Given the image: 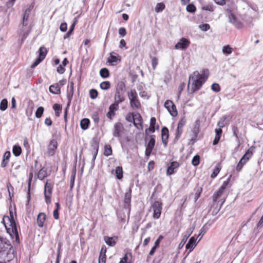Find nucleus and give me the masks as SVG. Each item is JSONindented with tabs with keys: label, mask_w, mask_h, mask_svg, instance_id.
<instances>
[{
	"label": "nucleus",
	"mask_w": 263,
	"mask_h": 263,
	"mask_svg": "<svg viewBox=\"0 0 263 263\" xmlns=\"http://www.w3.org/2000/svg\"><path fill=\"white\" fill-rule=\"evenodd\" d=\"M209 76V70L203 69L200 72L195 71L189 76L187 91L193 94L200 90L207 81Z\"/></svg>",
	"instance_id": "f257e3e1"
},
{
	"label": "nucleus",
	"mask_w": 263,
	"mask_h": 263,
	"mask_svg": "<svg viewBox=\"0 0 263 263\" xmlns=\"http://www.w3.org/2000/svg\"><path fill=\"white\" fill-rule=\"evenodd\" d=\"M14 256V250L10 240L6 238L0 237L1 263L9 262Z\"/></svg>",
	"instance_id": "f03ea898"
},
{
	"label": "nucleus",
	"mask_w": 263,
	"mask_h": 263,
	"mask_svg": "<svg viewBox=\"0 0 263 263\" xmlns=\"http://www.w3.org/2000/svg\"><path fill=\"white\" fill-rule=\"evenodd\" d=\"M2 222L5 226L7 232L10 235L11 238L15 239L16 243L20 242L16 223L15 221L14 215L11 210H9V215L4 216Z\"/></svg>",
	"instance_id": "7ed1b4c3"
},
{
	"label": "nucleus",
	"mask_w": 263,
	"mask_h": 263,
	"mask_svg": "<svg viewBox=\"0 0 263 263\" xmlns=\"http://www.w3.org/2000/svg\"><path fill=\"white\" fill-rule=\"evenodd\" d=\"M125 85L122 82H119L116 87L115 93L114 96L115 102L114 103L119 104L122 103L125 101Z\"/></svg>",
	"instance_id": "20e7f679"
},
{
	"label": "nucleus",
	"mask_w": 263,
	"mask_h": 263,
	"mask_svg": "<svg viewBox=\"0 0 263 263\" xmlns=\"http://www.w3.org/2000/svg\"><path fill=\"white\" fill-rule=\"evenodd\" d=\"M130 107L133 109H141L142 106L138 98V94L135 89H130L128 92Z\"/></svg>",
	"instance_id": "39448f33"
},
{
	"label": "nucleus",
	"mask_w": 263,
	"mask_h": 263,
	"mask_svg": "<svg viewBox=\"0 0 263 263\" xmlns=\"http://www.w3.org/2000/svg\"><path fill=\"white\" fill-rule=\"evenodd\" d=\"M53 183L51 179H47L44 185V194L47 204L51 203V199L53 192Z\"/></svg>",
	"instance_id": "423d86ee"
},
{
	"label": "nucleus",
	"mask_w": 263,
	"mask_h": 263,
	"mask_svg": "<svg viewBox=\"0 0 263 263\" xmlns=\"http://www.w3.org/2000/svg\"><path fill=\"white\" fill-rule=\"evenodd\" d=\"M232 177V175H230L227 179L223 182L222 185L217 192L214 194L213 195V201L216 202L221 196L226 189L229 185Z\"/></svg>",
	"instance_id": "0eeeda50"
},
{
	"label": "nucleus",
	"mask_w": 263,
	"mask_h": 263,
	"mask_svg": "<svg viewBox=\"0 0 263 263\" xmlns=\"http://www.w3.org/2000/svg\"><path fill=\"white\" fill-rule=\"evenodd\" d=\"M257 14L256 12L251 8H248L245 13L241 14V20L248 24H251Z\"/></svg>",
	"instance_id": "6e6552de"
},
{
	"label": "nucleus",
	"mask_w": 263,
	"mask_h": 263,
	"mask_svg": "<svg viewBox=\"0 0 263 263\" xmlns=\"http://www.w3.org/2000/svg\"><path fill=\"white\" fill-rule=\"evenodd\" d=\"M151 208L153 211V218L158 219L160 217L162 209V203L159 201H155L152 205Z\"/></svg>",
	"instance_id": "1a4fd4ad"
},
{
	"label": "nucleus",
	"mask_w": 263,
	"mask_h": 263,
	"mask_svg": "<svg viewBox=\"0 0 263 263\" xmlns=\"http://www.w3.org/2000/svg\"><path fill=\"white\" fill-rule=\"evenodd\" d=\"M124 132L125 128L122 123L118 122L114 124L112 129V135L114 137L120 139L121 138Z\"/></svg>",
	"instance_id": "9d476101"
},
{
	"label": "nucleus",
	"mask_w": 263,
	"mask_h": 263,
	"mask_svg": "<svg viewBox=\"0 0 263 263\" xmlns=\"http://www.w3.org/2000/svg\"><path fill=\"white\" fill-rule=\"evenodd\" d=\"M164 106L172 117H175L178 115L176 106L172 100H167Z\"/></svg>",
	"instance_id": "9b49d317"
},
{
	"label": "nucleus",
	"mask_w": 263,
	"mask_h": 263,
	"mask_svg": "<svg viewBox=\"0 0 263 263\" xmlns=\"http://www.w3.org/2000/svg\"><path fill=\"white\" fill-rule=\"evenodd\" d=\"M47 53L46 48L43 46L39 49V57L36 59L35 61L32 64L31 67L34 68L39 64L46 57Z\"/></svg>",
	"instance_id": "f8f14e48"
},
{
	"label": "nucleus",
	"mask_w": 263,
	"mask_h": 263,
	"mask_svg": "<svg viewBox=\"0 0 263 263\" xmlns=\"http://www.w3.org/2000/svg\"><path fill=\"white\" fill-rule=\"evenodd\" d=\"M191 44L190 40L186 38L182 37L180 39L179 42L175 45V48L177 50H185Z\"/></svg>",
	"instance_id": "ddd939ff"
},
{
	"label": "nucleus",
	"mask_w": 263,
	"mask_h": 263,
	"mask_svg": "<svg viewBox=\"0 0 263 263\" xmlns=\"http://www.w3.org/2000/svg\"><path fill=\"white\" fill-rule=\"evenodd\" d=\"M155 145V136H150V139L146 145L145 149V156L148 158L151 154L152 151Z\"/></svg>",
	"instance_id": "4468645a"
},
{
	"label": "nucleus",
	"mask_w": 263,
	"mask_h": 263,
	"mask_svg": "<svg viewBox=\"0 0 263 263\" xmlns=\"http://www.w3.org/2000/svg\"><path fill=\"white\" fill-rule=\"evenodd\" d=\"M120 56L114 52H111L110 53V56L108 57L107 60V62L110 65L112 66L116 65L118 63L120 62Z\"/></svg>",
	"instance_id": "2eb2a0df"
},
{
	"label": "nucleus",
	"mask_w": 263,
	"mask_h": 263,
	"mask_svg": "<svg viewBox=\"0 0 263 263\" xmlns=\"http://www.w3.org/2000/svg\"><path fill=\"white\" fill-rule=\"evenodd\" d=\"M58 147V142L56 140L52 139L48 146L47 154L49 156L54 155L55 151Z\"/></svg>",
	"instance_id": "dca6fc26"
},
{
	"label": "nucleus",
	"mask_w": 263,
	"mask_h": 263,
	"mask_svg": "<svg viewBox=\"0 0 263 263\" xmlns=\"http://www.w3.org/2000/svg\"><path fill=\"white\" fill-rule=\"evenodd\" d=\"M143 119L140 113L137 112L136 114L133 124L134 126L139 130H142L143 128Z\"/></svg>",
	"instance_id": "f3484780"
},
{
	"label": "nucleus",
	"mask_w": 263,
	"mask_h": 263,
	"mask_svg": "<svg viewBox=\"0 0 263 263\" xmlns=\"http://www.w3.org/2000/svg\"><path fill=\"white\" fill-rule=\"evenodd\" d=\"M118 109L119 105L114 103L111 104L109 107V111L106 114V117L111 120L116 115L115 111Z\"/></svg>",
	"instance_id": "a211bd4d"
},
{
	"label": "nucleus",
	"mask_w": 263,
	"mask_h": 263,
	"mask_svg": "<svg viewBox=\"0 0 263 263\" xmlns=\"http://www.w3.org/2000/svg\"><path fill=\"white\" fill-rule=\"evenodd\" d=\"M33 6L32 5H30L29 6V7L27 8H26L25 10V11L24 12V14H23V23H22L23 26L24 27H26L28 25V18L29 17L30 12H31L32 9L33 8Z\"/></svg>",
	"instance_id": "6ab92c4d"
},
{
	"label": "nucleus",
	"mask_w": 263,
	"mask_h": 263,
	"mask_svg": "<svg viewBox=\"0 0 263 263\" xmlns=\"http://www.w3.org/2000/svg\"><path fill=\"white\" fill-rule=\"evenodd\" d=\"M106 252V247L105 245H103L99 253L98 263H106L107 259Z\"/></svg>",
	"instance_id": "aec40b11"
},
{
	"label": "nucleus",
	"mask_w": 263,
	"mask_h": 263,
	"mask_svg": "<svg viewBox=\"0 0 263 263\" xmlns=\"http://www.w3.org/2000/svg\"><path fill=\"white\" fill-rule=\"evenodd\" d=\"M104 240L108 246L114 247L118 240V237L117 236L112 237L105 236L104 237Z\"/></svg>",
	"instance_id": "412c9836"
},
{
	"label": "nucleus",
	"mask_w": 263,
	"mask_h": 263,
	"mask_svg": "<svg viewBox=\"0 0 263 263\" xmlns=\"http://www.w3.org/2000/svg\"><path fill=\"white\" fill-rule=\"evenodd\" d=\"M156 118L155 117H152L150 120L149 127L145 130L146 134H148L149 133H153L155 132L156 129H158L159 128V125H157L156 127Z\"/></svg>",
	"instance_id": "4be33fe9"
},
{
	"label": "nucleus",
	"mask_w": 263,
	"mask_h": 263,
	"mask_svg": "<svg viewBox=\"0 0 263 263\" xmlns=\"http://www.w3.org/2000/svg\"><path fill=\"white\" fill-rule=\"evenodd\" d=\"M180 166L179 163L177 161H173L171 163L170 165L167 167L166 170V174L168 176H171L176 172L177 169Z\"/></svg>",
	"instance_id": "5701e85b"
},
{
	"label": "nucleus",
	"mask_w": 263,
	"mask_h": 263,
	"mask_svg": "<svg viewBox=\"0 0 263 263\" xmlns=\"http://www.w3.org/2000/svg\"><path fill=\"white\" fill-rule=\"evenodd\" d=\"M49 175L50 173L48 172L47 168L43 166L37 172V178L41 180H43Z\"/></svg>",
	"instance_id": "b1692460"
},
{
	"label": "nucleus",
	"mask_w": 263,
	"mask_h": 263,
	"mask_svg": "<svg viewBox=\"0 0 263 263\" xmlns=\"http://www.w3.org/2000/svg\"><path fill=\"white\" fill-rule=\"evenodd\" d=\"M46 220V215L45 213H40L36 219V223L39 227L43 228L44 226V223Z\"/></svg>",
	"instance_id": "393cba45"
},
{
	"label": "nucleus",
	"mask_w": 263,
	"mask_h": 263,
	"mask_svg": "<svg viewBox=\"0 0 263 263\" xmlns=\"http://www.w3.org/2000/svg\"><path fill=\"white\" fill-rule=\"evenodd\" d=\"M168 129L166 127H162L161 129V139L165 146H166L169 137Z\"/></svg>",
	"instance_id": "a878e982"
},
{
	"label": "nucleus",
	"mask_w": 263,
	"mask_h": 263,
	"mask_svg": "<svg viewBox=\"0 0 263 263\" xmlns=\"http://www.w3.org/2000/svg\"><path fill=\"white\" fill-rule=\"evenodd\" d=\"M253 154V150L251 148H249L245 153V155L240 160V161L245 163V164L249 161Z\"/></svg>",
	"instance_id": "bb28decb"
},
{
	"label": "nucleus",
	"mask_w": 263,
	"mask_h": 263,
	"mask_svg": "<svg viewBox=\"0 0 263 263\" xmlns=\"http://www.w3.org/2000/svg\"><path fill=\"white\" fill-rule=\"evenodd\" d=\"M229 17L230 21L233 23L236 27L238 28H241L243 27V24L237 20L235 15L233 13L230 12Z\"/></svg>",
	"instance_id": "cd10ccee"
},
{
	"label": "nucleus",
	"mask_w": 263,
	"mask_h": 263,
	"mask_svg": "<svg viewBox=\"0 0 263 263\" xmlns=\"http://www.w3.org/2000/svg\"><path fill=\"white\" fill-rule=\"evenodd\" d=\"M224 202V200H223L221 203L219 204L218 202L213 201V204L211 206V210H212V215H215L218 213V212L220 210L221 206L223 202Z\"/></svg>",
	"instance_id": "c85d7f7f"
},
{
	"label": "nucleus",
	"mask_w": 263,
	"mask_h": 263,
	"mask_svg": "<svg viewBox=\"0 0 263 263\" xmlns=\"http://www.w3.org/2000/svg\"><path fill=\"white\" fill-rule=\"evenodd\" d=\"M216 133L214 139L213 141V144L214 145H216L219 142L222 133V130L221 128H216L215 129Z\"/></svg>",
	"instance_id": "c756f323"
},
{
	"label": "nucleus",
	"mask_w": 263,
	"mask_h": 263,
	"mask_svg": "<svg viewBox=\"0 0 263 263\" xmlns=\"http://www.w3.org/2000/svg\"><path fill=\"white\" fill-rule=\"evenodd\" d=\"M196 245V239L194 237H191L186 245L185 248L187 249H190V251L191 252L194 249Z\"/></svg>",
	"instance_id": "7c9ffc66"
},
{
	"label": "nucleus",
	"mask_w": 263,
	"mask_h": 263,
	"mask_svg": "<svg viewBox=\"0 0 263 263\" xmlns=\"http://www.w3.org/2000/svg\"><path fill=\"white\" fill-rule=\"evenodd\" d=\"M132 254L130 252L126 253L124 256L121 258L119 263H132Z\"/></svg>",
	"instance_id": "2f4dec72"
},
{
	"label": "nucleus",
	"mask_w": 263,
	"mask_h": 263,
	"mask_svg": "<svg viewBox=\"0 0 263 263\" xmlns=\"http://www.w3.org/2000/svg\"><path fill=\"white\" fill-rule=\"evenodd\" d=\"M49 91L53 94H60L61 93V88L59 84H54L50 86L49 88Z\"/></svg>",
	"instance_id": "473e14b6"
},
{
	"label": "nucleus",
	"mask_w": 263,
	"mask_h": 263,
	"mask_svg": "<svg viewBox=\"0 0 263 263\" xmlns=\"http://www.w3.org/2000/svg\"><path fill=\"white\" fill-rule=\"evenodd\" d=\"M132 198V189L129 188L125 194L124 203L127 205H130Z\"/></svg>",
	"instance_id": "72a5a7b5"
},
{
	"label": "nucleus",
	"mask_w": 263,
	"mask_h": 263,
	"mask_svg": "<svg viewBox=\"0 0 263 263\" xmlns=\"http://www.w3.org/2000/svg\"><path fill=\"white\" fill-rule=\"evenodd\" d=\"M221 170V165L220 163H218L216 165L215 168L213 170V173L211 175V177L212 178H215L217 175L219 173L220 171Z\"/></svg>",
	"instance_id": "f704fd0d"
},
{
	"label": "nucleus",
	"mask_w": 263,
	"mask_h": 263,
	"mask_svg": "<svg viewBox=\"0 0 263 263\" xmlns=\"http://www.w3.org/2000/svg\"><path fill=\"white\" fill-rule=\"evenodd\" d=\"M89 124V120L87 118H84L81 121L80 126L82 129L86 130L88 128Z\"/></svg>",
	"instance_id": "c9c22d12"
},
{
	"label": "nucleus",
	"mask_w": 263,
	"mask_h": 263,
	"mask_svg": "<svg viewBox=\"0 0 263 263\" xmlns=\"http://www.w3.org/2000/svg\"><path fill=\"white\" fill-rule=\"evenodd\" d=\"M92 154L93 155V160L94 161L97 157L99 150V143L98 142H95L92 145Z\"/></svg>",
	"instance_id": "e433bc0d"
},
{
	"label": "nucleus",
	"mask_w": 263,
	"mask_h": 263,
	"mask_svg": "<svg viewBox=\"0 0 263 263\" xmlns=\"http://www.w3.org/2000/svg\"><path fill=\"white\" fill-rule=\"evenodd\" d=\"M123 168L121 166L116 167L115 170V174L118 179H121L123 178Z\"/></svg>",
	"instance_id": "4c0bfd02"
},
{
	"label": "nucleus",
	"mask_w": 263,
	"mask_h": 263,
	"mask_svg": "<svg viewBox=\"0 0 263 263\" xmlns=\"http://www.w3.org/2000/svg\"><path fill=\"white\" fill-rule=\"evenodd\" d=\"M112 148L110 145L109 144H106L104 146V155L108 157L112 155Z\"/></svg>",
	"instance_id": "58836bf2"
},
{
	"label": "nucleus",
	"mask_w": 263,
	"mask_h": 263,
	"mask_svg": "<svg viewBox=\"0 0 263 263\" xmlns=\"http://www.w3.org/2000/svg\"><path fill=\"white\" fill-rule=\"evenodd\" d=\"M12 153L16 157L19 156L22 153V148L18 145H15L12 148Z\"/></svg>",
	"instance_id": "ea45409f"
},
{
	"label": "nucleus",
	"mask_w": 263,
	"mask_h": 263,
	"mask_svg": "<svg viewBox=\"0 0 263 263\" xmlns=\"http://www.w3.org/2000/svg\"><path fill=\"white\" fill-rule=\"evenodd\" d=\"M100 74L103 78H107L109 77V71L106 68H103L100 70Z\"/></svg>",
	"instance_id": "a19ab883"
},
{
	"label": "nucleus",
	"mask_w": 263,
	"mask_h": 263,
	"mask_svg": "<svg viewBox=\"0 0 263 263\" xmlns=\"http://www.w3.org/2000/svg\"><path fill=\"white\" fill-rule=\"evenodd\" d=\"M111 84L109 81H103L100 84V88L103 90H108L110 88Z\"/></svg>",
	"instance_id": "79ce46f5"
},
{
	"label": "nucleus",
	"mask_w": 263,
	"mask_h": 263,
	"mask_svg": "<svg viewBox=\"0 0 263 263\" xmlns=\"http://www.w3.org/2000/svg\"><path fill=\"white\" fill-rule=\"evenodd\" d=\"M53 109L55 111L56 116H60V112L62 110V106L59 104L55 103L53 105Z\"/></svg>",
	"instance_id": "37998d69"
},
{
	"label": "nucleus",
	"mask_w": 263,
	"mask_h": 263,
	"mask_svg": "<svg viewBox=\"0 0 263 263\" xmlns=\"http://www.w3.org/2000/svg\"><path fill=\"white\" fill-rule=\"evenodd\" d=\"M136 114L128 112L125 117V120L128 122L133 123Z\"/></svg>",
	"instance_id": "c03bdc74"
},
{
	"label": "nucleus",
	"mask_w": 263,
	"mask_h": 263,
	"mask_svg": "<svg viewBox=\"0 0 263 263\" xmlns=\"http://www.w3.org/2000/svg\"><path fill=\"white\" fill-rule=\"evenodd\" d=\"M44 111V108L43 107L40 106L38 107L35 113V117L37 118H40L42 116Z\"/></svg>",
	"instance_id": "a18cd8bd"
},
{
	"label": "nucleus",
	"mask_w": 263,
	"mask_h": 263,
	"mask_svg": "<svg viewBox=\"0 0 263 263\" xmlns=\"http://www.w3.org/2000/svg\"><path fill=\"white\" fill-rule=\"evenodd\" d=\"M8 107V101L6 99H3L0 103V109L2 111L5 110Z\"/></svg>",
	"instance_id": "49530a36"
},
{
	"label": "nucleus",
	"mask_w": 263,
	"mask_h": 263,
	"mask_svg": "<svg viewBox=\"0 0 263 263\" xmlns=\"http://www.w3.org/2000/svg\"><path fill=\"white\" fill-rule=\"evenodd\" d=\"M33 174L32 172H30L29 174L28 181V194H30L31 184L32 181Z\"/></svg>",
	"instance_id": "de8ad7c7"
},
{
	"label": "nucleus",
	"mask_w": 263,
	"mask_h": 263,
	"mask_svg": "<svg viewBox=\"0 0 263 263\" xmlns=\"http://www.w3.org/2000/svg\"><path fill=\"white\" fill-rule=\"evenodd\" d=\"M200 157L198 155L195 156L192 160V165L195 166L198 165L200 163Z\"/></svg>",
	"instance_id": "09e8293b"
},
{
	"label": "nucleus",
	"mask_w": 263,
	"mask_h": 263,
	"mask_svg": "<svg viewBox=\"0 0 263 263\" xmlns=\"http://www.w3.org/2000/svg\"><path fill=\"white\" fill-rule=\"evenodd\" d=\"M7 189L10 199L11 200L14 195V187L10 183H9L7 184Z\"/></svg>",
	"instance_id": "8fccbe9b"
},
{
	"label": "nucleus",
	"mask_w": 263,
	"mask_h": 263,
	"mask_svg": "<svg viewBox=\"0 0 263 263\" xmlns=\"http://www.w3.org/2000/svg\"><path fill=\"white\" fill-rule=\"evenodd\" d=\"M222 52L226 54H230L232 52V48L229 46L227 45L223 47Z\"/></svg>",
	"instance_id": "3c124183"
},
{
	"label": "nucleus",
	"mask_w": 263,
	"mask_h": 263,
	"mask_svg": "<svg viewBox=\"0 0 263 263\" xmlns=\"http://www.w3.org/2000/svg\"><path fill=\"white\" fill-rule=\"evenodd\" d=\"M165 8V5L163 3H158L155 7V11L159 12L163 11Z\"/></svg>",
	"instance_id": "603ef678"
},
{
	"label": "nucleus",
	"mask_w": 263,
	"mask_h": 263,
	"mask_svg": "<svg viewBox=\"0 0 263 263\" xmlns=\"http://www.w3.org/2000/svg\"><path fill=\"white\" fill-rule=\"evenodd\" d=\"M98 92L97 90L94 89H91L89 91L90 97L92 99H96L98 96Z\"/></svg>",
	"instance_id": "864d4df0"
},
{
	"label": "nucleus",
	"mask_w": 263,
	"mask_h": 263,
	"mask_svg": "<svg viewBox=\"0 0 263 263\" xmlns=\"http://www.w3.org/2000/svg\"><path fill=\"white\" fill-rule=\"evenodd\" d=\"M232 129L233 133V135L234 136L237 138L238 139L239 138V129L237 126L236 125H233L232 127Z\"/></svg>",
	"instance_id": "5fc2aeb1"
},
{
	"label": "nucleus",
	"mask_w": 263,
	"mask_h": 263,
	"mask_svg": "<svg viewBox=\"0 0 263 263\" xmlns=\"http://www.w3.org/2000/svg\"><path fill=\"white\" fill-rule=\"evenodd\" d=\"M182 133H183V128H179L177 126L176 136H175V139L177 140L179 139L180 138Z\"/></svg>",
	"instance_id": "6e6d98bb"
},
{
	"label": "nucleus",
	"mask_w": 263,
	"mask_h": 263,
	"mask_svg": "<svg viewBox=\"0 0 263 263\" xmlns=\"http://www.w3.org/2000/svg\"><path fill=\"white\" fill-rule=\"evenodd\" d=\"M186 9V11L190 13H193L196 11V7L193 4H189Z\"/></svg>",
	"instance_id": "4d7b16f0"
},
{
	"label": "nucleus",
	"mask_w": 263,
	"mask_h": 263,
	"mask_svg": "<svg viewBox=\"0 0 263 263\" xmlns=\"http://www.w3.org/2000/svg\"><path fill=\"white\" fill-rule=\"evenodd\" d=\"M185 123H186V119H185V117H183L180 120L177 126L179 128H183V127L184 126V125L185 124Z\"/></svg>",
	"instance_id": "13d9d810"
},
{
	"label": "nucleus",
	"mask_w": 263,
	"mask_h": 263,
	"mask_svg": "<svg viewBox=\"0 0 263 263\" xmlns=\"http://www.w3.org/2000/svg\"><path fill=\"white\" fill-rule=\"evenodd\" d=\"M211 89L216 92H218L220 90V87L217 83H214L212 85Z\"/></svg>",
	"instance_id": "bf43d9fd"
},
{
	"label": "nucleus",
	"mask_w": 263,
	"mask_h": 263,
	"mask_svg": "<svg viewBox=\"0 0 263 263\" xmlns=\"http://www.w3.org/2000/svg\"><path fill=\"white\" fill-rule=\"evenodd\" d=\"M199 28H200L201 31H206L210 29V26L208 24H203L200 25L199 26Z\"/></svg>",
	"instance_id": "052dcab7"
},
{
	"label": "nucleus",
	"mask_w": 263,
	"mask_h": 263,
	"mask_svg": "<svg viewBox=\"0 0 263 263\" xmlns=\"http://www.w3.org/2000/svg\"><path fill=\"white\" fill-rule=\"evenodd\" d=\"M202 192V189L201 187H199L197 188L196 193H195V200H197L199 197Z\"/></svg>",
	"instance_id": "680f3d73"
},
{
	"label": "nucleus",
	"mask_w": 263,
	"mask_h": 263,
	"mask_svg": "<svg viewBox=\"0 0 263 263\" xmlns=\"http://www.w3.org/2000/svg\"><path fill=\"white\" fill-rule=\"evenodd\" d=\"M245 165V163H243L242 162L239 161L238 163L237 164L236 167V171L238 172H240L242 169V167L243 166Z\"/></svg>",
	"instance_id": "e2e57ef3"
},
{
	"label": "nucleus",
	"mask_w": 263,
	"mask_h": 263,
	"mask_svg": "<svg viewBox=\"0 0 263 263\" xmlns=\"http://www.w3.org/2000/svg\"><path fill=\"white\" fill-rule=\"evenodd\" d=\"M76 174V170H74L73 171V172L71 175V178H70L71 187H72L74 185Z\"/></svg>",
	"instance_id": "0e129e2a"
},
{
	"label": "nucleus",
	"mask_w": 263,
	"mask_h": 263,
	"mask_svg": "<svg viewBox=\"0 0 263 263\" xmlns=\"http://www.w3.org/2000/svg\"><path fill=\"white\" fill-rule=\"evenodd\" d=\"M185 85H186V84L184 82L181 83L180 84V85L179 86V87H178V89H179L178 98L180 97V95L181 92L183 91V90L185 87Z\"/></svg>",
	"instance_id": "69168bd1"
},
{
	"label": "nucleus",
	"mask_w": 263,
	"mask_h": 263,
	"mask_svg": "<svg viewBox=\"0 0 263 263\" xmlns=\"http://www.w3.org/2000/svg\"><path fill=\"white\" fill-rule=\"evenodd\" d=\"M158 64V59L156 57L153 58L152 60V64L153 69H155Z\"/></svg>",
	"instance_id": "338daca9"
},
{
	"label": "nucleus",
	"mask_w": 263,
	"mask_h": 263,
	"mask_svg": "<svg viewBox=\"0 0 263 263\" xmlns=\"http://www.w3.org/2000/svg\"><path fill=\"white\" fill-rule=\"evenodd\" d=\"M65 68L62 65H60L57 68V71L60 74H63L65 72Z\"/></svg>",
	"instance_id": "774afa93"
}]
</instances>
